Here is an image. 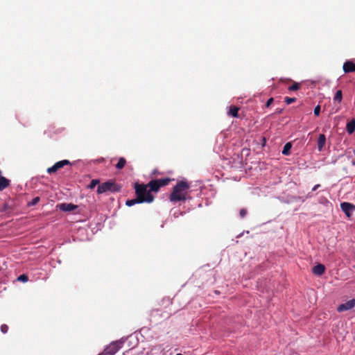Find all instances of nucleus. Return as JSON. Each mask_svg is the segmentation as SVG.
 <instances>
[{"instance_id":"obj_26","label":"nucleus","mask_w":355,"mask_h":355,"mask_svg":"<svg viewBox=\"0 0 355 355\" xmlns=\"http://www.w3.org/2000/svg\"><path fill=\"white\" fill-rule=\"evenodd\" d=\"M273 101V98H270L266 103V107H268L272 103Z\"/></svg>"},{"instance_id":"obj_11","label":"nucleus","mask_w":355,"mask_h":355,"mask_svg":"<svg viewBox=\"0 0 355 355\" xmlns=\"http://www.w3.org/2000/svg\"><path fill=\"white\" fill-rule=\"evenodd\" d=\"M325 266L323 264L318 263L312 268V272L315 275L320 276L324 273Z\"/></svg>"},{"instance_id":"obj_23","label":"nucleus","mask_w":355,"mask_h":355,"mask_svg":"<svg viewBox=\"0 0 355 355\" xmlns=\"http://www.w3.org/2000/svg\"><path fill=\"white\" fill-rule=\"evenodd\" d=\"M8 331V327L7 324H2L1 326V331L3 333V334H6Z\"/></svg>"},{"instance_id":"obj_7","label":"nucleus","mask_w":355,"mask_h":355,"mask_svg":"<svg viewBox=\"0 0 355 355\" xmlns=\"http://www.w3.org/2000/svg\"><path fill=\"white\" fill-rule=\"evenodd\" d=\"M354 306H355V300L352 299V300L347 301V302H345L344 304H340L337 308V311L338 312H343L345 311L352 309V308L354 307Z\"/></svg>"},{"instance_id":"obj_27","label":"nucleus","mask_w":355,"mask_h":355,"mask_svg":"<svg viewBox=\"0 0 355 355\" xmlns=\"http://www.w3.org/2000/svg\"><path fill=\"white\" fill-rule=\"evenodd\" d=\"M320 187V184H316L313 187V188L312 189V191H315L316 189H318L319 187Z\"/></svg>"},{"instance_id":"obj_21","label":"nucleus","mask_w":355,"mask_h":355,"mask_svg":"<svg viewBox=\"0 0 355 355\" xmlns=\"http://www.w3.org/2000/svg\"><path fill=\"white\" fill-rule=\"evenodd\" d=\"M40 200V197H35V198H34L31 200V202H30L28 203V205H30V206H34V205H37V204L39 202Z\"/></svg>"},{"instance_id":"obj_6","label":"nucleus","mask_w":355,"mask_h":355,"mask_svg":"<svg viewBox=\"0 0 355 355\" xmlns=\"http://www.w3.org/2000/svg\"><path fill=\"white\" fill-rule=\"evenodd\" d=\"M340 208L347 217H350L352 212L355 210V206L347 202H342L340 204Z\"/></svg>"},{"instance_id":"obj_20","label":"nucleus","mask_w":355,"mask_h":355,"mask_svg":"<svg viewBox=\"0 0 355 355\" xmlns=\"http://www.w3.org/2000/svg\"><path fill=\"white\" fill-rule=\"evenodd\" d=\"M284 101H285L288 105H289V104H291V103H293L295 102V101H296V98H291V97H288V96H286V97H285V98H284Z\"/></svg>"},{"instance_id":"obj_17","label":"nucleus","mask_w":355,"mask_h":355,"mask_svg":"<svg viewBox=\"0 0 355 355\" xmlns=\"http://www.w3.org/2000/svg\"><path fill=\"white\" fill-rule=\"evenodd\" d=\"M292 144L290 142L286 143L283 148L282 154L284 155H288L291 149Z\"/></svg>"},{"instance_id":"obj_3","label":"nucleus","mask_w":355,"mask_h":355,"mask_svg":"<svg viewBox=\"0 0 355 355\" xmlns=\"http://www.w3.org/2000/svg\"><path fill=\"white\" fill-rule=\"evenodd\" d=\"M121 190V187L116 184L114 182L110 180L100 184L97 188V193L101 194L107 191L112 193L119 192Z\"/></svg>"},{"instance_id":"obj_4","label":"nucleus","mask_w":355,"mask_h":355,"mask_svg":"<svg viewBox=\"0 0 355 355\" xmlns=\"http://www.w3.org/2000/svg\"><path fill=\"white\" fill-rule=\"evenodd\" d=\"M171 181V179L170 178L152 180L146 185L150 192H157L161 187L168 185Z\"/></svg>"},{"instance_id":"obj_16","label":"nucleus","mask_w":355,"mask_h":355,"mask_svg":"<svg viewBox=\"0 0 355 355\" xmlns=\"http://www.w3.org/2000/svg\"><path fill=\"white\" fill-rule=\"evenodd\" d=\"M343 99V92L341 90H338L334 97V101L340 103Z\"/></svg>"},{"instance_id":"obj_19","label":"nucleus","mask_w":355,"mask_h":355,"mask_svg":"<svg viewBox=\"0 0 355 355\" xmlns=\"http://www.w3.org/2000/svg\"><path fill=\"white\" fill-rule=\"evenodd\" d=\"M100 183V180L98 179H94L92 180L89 184L87 186V187L90 189H93L95 188L96 185H98Z\"/></svg>"},{"instance_id":"obj_24","label":"nucleus","mask_w":355,"mask_h":355,"mask_svg":"<svg viewBox=\"0 0 355 355\" xmlns=\"http://www.w3.org/2000/svg\"><path fill=\"white\" fill-rule=\"evenodd\" d=\"M239 214L241 218H244L247 214V209L245 208L241 209Z\"/></svg>"},{"instance_id":"obj_15","label":"nucleus","mask_w":355,"mask_h":355,"mask_svg":"<svg viewBox=\"0 0 355 355\" xmlns=\"http://www.w3.org/2000/svg\"><path fill=\"white\" fill-rule=\"evenodd\" d=\"M346 129L348 133L352 134L355 130V121L353 120L347 123Z\"/></svg>"},{"instance_id":"obj_2","label":"nucleus","mask_w":355,"mask_h":355,"mask_svg":"<svg viewBox=\"0 0 355 355\" xmlns=\"http://www.w3.org/2000/svg\"><path fill=\"white\" fill-rule=\"evenodd\" d=\"M190 184L186 181H179L173 187L169 199L171 202L183 201L184 202L189 195V189Z\"/></svg>"},{"instance_id":"obj_12","label":"nucleus","mask_w":355,"mask_h":355,"mask_svg":"<svg viewBox=\"0 0 355 355\" xmlns=\"http://www.w3.org/2000/svg\"><path fill=\"white\" fill-rule=\"evenodd\" d=\"M325 144H326V137L324 135L320 134L319 135V137L318 139V142H317L318 149L320 152L322 150L324 146H325Z\"/></svg>"},{"instance_id":"obj_22","label":"nucleus","mask_w":355,"mask_h":355,"mask_svg":"<svg viewBox=\"0 0 355 355\" xmlns=\"http://www.w3.org/2000/svg\"><path fill=\"white\" fill-rule=\"evenodd\" d=\"M17 279L19 281H21L23 282H26L28 280V277L26 275H21L20 276H19V277Z\"/></svg>"},{"instance_id":"obj_25","label":"nucleus","mask_w":355,"mask_h":355,"mask_svg":"<svg viewBox=\"0 0 355 355\" xmlns=\"http://www.w3.org/2000/svg\"><path fill=\"white\" fill-rule=\"evenodd\" d=\"M320 113V105H317L315 108H314V114L315 116H319Z\"/></svg>"},{"instance_id":"obj_18","label":"nucleus","mask_w":355,"mask_h":355,"mask_svg":"<svg viewBox=\"0 0 355 355\" xmlns=\"http://www.w3.org/2000/svg\"><path fill=\"white\" fill-rule=\"evenodd\" d=\"M126 164V160L124 157H120L118 163L116 164V168L117 169H122Z\"/></svg>"},{"instance_id":"obj_13","label":"nucleus","mask_w":355,"mask_h":355,"mask_svg":"<svg viewBox=\"0 0 355 355\" xmlns=\"http://www.w3.org/2000/svg\"><path fill=\"white\" fill-rule=\"evenodd\" d=\"M9 185L10 180L0 175V191L7 188Z\"/></svg>"},{"instance_id":"obj_14","label":"nucleus","mask_w":355,"mask_h":355,"mask_svg":"<svg viewBox=\"0 0 355 355\" xmlns=\"http://www.w3.org/2000/svg\"><path fill=\"white\" fill-rule=\"evenodd\" d=\"M239 108L232 105L230 107L229 111H228V115L232 116L233 117H238L239 116Z\"/></svg>"},{"instance_id":"obj_1","label":"nucleus","mask_w":355,"mask_h":355,"mask_svg":"<svg viewBox=\"0 0 355 355\" xmlns=\"http://www.w3.org/2000/svg\"><path fill=\"white\" fill-rule=\"evenodd\" d=\"M144 184L136 183L135 184L136 198L128 200L125 205L128 207L133 206L139 203H151L154 200V196L151 193L150 189Z\"/></svg>"},{"instance_id":"obj_9","label":"nucleus","mask_w":355,"mask_h":355,"mask_svg":"<svg viewBox=\"0 0 355 355\" xmlns=\"http://www.w3.org/2000/svg\"><path fill=\"white\" fill-rule=\"evenodd\" d=\"M343 69L345 73L355 72V63L351 60H347L343 64Z\"/></svg>"},{"instance_id":"obj_10","label":"nucleus","mask_w":355,"mask_h":355,"mask_svg":"<svg viewBox=\"0 0 355 355\" xmlns=\"http://www.w3.org/2000/svg\"><path fill=\"white\" fill-rule=\"evenodd\" d=\"M280 81L281 82H286V83H293V85L288 87V89L289 91H297V90H298L300 88L301 84L300 83L295 82V81H293V80H291L290 78H286V79H284V80L283 78H281Z\"/></svg>"},{"instance_id":"obj_5","label":"nucleus","mask_w":355,"mask_h":355,"mask_svg":"<svg viewBox=\"0 0 355 355\" xmlns=\"http://www.w3.org/2000/svg\"><path fill=\"white\" fill-rule=\"evenodd\" d=\"M71 164L70 162L67 159H64L62 161H59L56 162L53 166L47 169V172L49 173H52L56 172L60 168L64 167L65 165Z\"/></svg>"},{"instance_id":"obj_8","label":"nucleus","mask_w":355,"mask_h":355,"mask_svg":"<svg viewBox=\"0 0 355 355\" xmlns=\"http://www.w3.org/2000/svg\"><path fill=\"white\" fill-rule=\"evenodd\" d=\"M57 207L62 211H71L76 209L78 206L72 203H61L58 205Z\"/></svg>"},{"instance_id":"obj_28","label":"nucleus","mask_w":355,"mask_h":355,"mask_svg":"<svg viewBox=\"0 0 355 355\" xmlns=\"http://www.w3.org/2000/svg\"><path fill=\"white\" fill-rule=\"evenodd\" d=\"M282 110H277L276 111V112H277V113H282Z\"/></svg>"}]
</instances>
